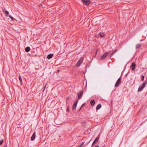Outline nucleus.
<instances>
[{
    "instance_id": "1",
    "label": "nucleus",
    "mask_w": 147,
    "mask_h": 147,
    "mask_svg": "<svg viewBox=\"0 0 147 147\" xmlns=\"http://www.w3.org/2000/svg\"><path fill=\"white\" fill-rule=\"evenodd\" d=\"M147 84V81H144L143 84H142V86H139L138 90V91L139 92H141V91L143 88L145 87L146 85Z\"/></svg>"
},
{
    "instance_id": "2",
    "label": "nucleus",
    "mask_w": 147,
    "mask_h": 147,
    "mask_svg": "<svg viewBox=\"0 0 147 147\" xmlns=\"http://www.w3.org/2000/svg\"><path fill=\"white\" fill-rule=\"evenodd\" d=\"M110 52H106L103 55H102L100 57V59H104L108 55L109 53Z\"/></svg>"
},
{
    "instance_id": "3",
    "label": "nucleus",
    "mask_w": 147,
    "mask_h": 147,
    "mask_svg": "<svg viewBox=\"0 0 147 147\" xmlns=\"http://www.w3.org/2000/svg\"><path fill=\"white\" fill-rule=\"evenodd\" d=\"M82 2L84 5H88L91 3V2L90 0H82Z\"/></svg>"
},
{
    "instance_id": "4",
    "label": "nucleus",
    "mask_w": 147,
    "mask_h": 147,
    "mask_svg": "<svg viewBox=\"0 0 147 147\" xmlns=\"http://www.w3.org/2000/svg\"><path fill=\"white\" fill-rule=\"evenodd\" d=\"M83 61V59L82 57L80 58L79 61H78L76 63V65L78 67H79L81 63H82V61Z\"/></svg>"
},
{
    "instance_id": "5",
    "label": "nucleus",
    "mask_w": 147,
    "mask_h": 147,
    "mask_svg": "<svg viewBox=\"0 0 147 147\" xmlns=\"http://www.w3.org/2000/svg\"><path fill=\"white\" fill-rule=\"evenodd\" d=\"M121 83V79L120 78H118L117 81L115 85V87H117L119 84Z\"/></svg>"
},
{
    "instance_id": "6",
    "label": "nucleus",
    "mask_w": 147,
    "mask_h": 147,
    "mask_svg": "<svg viewBox=\"0 0 147 147\" xmlns=\"http://www.w3.org/2000/svg\"><path fill=\"white\" fill-rule=\"evenodd\" d=\"M78 102V100H76L74 102V104L73 105V107H72V109L73 110H74L76 108L77 104Z\"/></svg>"
},
{
    "instance_id": "7",
    "label": "nucleus",
    "mask_w": 147,
    "mask_h": 147,
    "mask_svg": "<svg viewBox=\"0 0 147 147\" xmlns=\"http://www.w3.org/2000/svg\"><path fill=\"white\" fill-rule=\"evenodd\" d=\"M83 93V92H80L78 93V98L79 99H80L82 97Z\"/></svg>"
},
{
    "instance_id": "8",
    "label": "nucleus",
    "mask_w": 147,
    "mask_h": 147,
    "mask_svg": "<svg viewBox=\"0 0 147 147\" xmlns=\"http://www.w3.org/2000/svg\"><path fill=\"white\" fill-rule=\"evenodd\" d=\"M36 137V133L35 132H34L33 134L32 135L31 138V140L32 141H33L35 139Z\"/></svg>"
},
{
    "instance_id": "9",
    "label": "nucleus",
    "mask_w": 147,
    "mask_h": 147,
    "mask_svg": "<svg viewBox=\"0 0 147 147\" xmlns=\"http://www.w3.org/2000/svg\"><path fill=\"white\" fill-rule=\"evenodd\" d=\"M136 66V65L134 63H132L131 66V68L132 70H134L135 69Z\"/></svg>"
},
{
    "instance_id": "10",
    "label": "nucleus",
    "mask_w": 147,
    "mask_h": 147,
    "mask_svg": "<svg viewBox=\"0 0 147 147\" xmlns=\"http://www.w3.org/2000/svg\"><path fill=\"white\" fill-rule=\"evenodd\" d=\"M99 137H97L94 140L93 142V143H92V145L95 144L96 142L98 141V140H99Z\"/></svg>"
},
{
    "instance_id": "11",
    "label": "nucleus",
    "mask_w": 147,
    "mask_h": 147,
    "mask_svg": "<svg viewBox=\"0 0 147 147\" xmlns=\"http://www.w3.org/2000/svg\"><path fill=\"white\" fill-rule=\"evenodd\" d=\"M101 105L100 104L98 105L96 107V110H98L101 107Z\"/></svg>"
},
{
    "instance_id": "12",
    "label": "nucleus",
    "mask_w": 147,
    "mask_h": 147,
    "mask_svg": "<svg viewBox=\"0 0 147 147\" xmlns=\"http://www.w3.org/2000/svg\"><path fill=\"white\" fill-rule=\"evenodd\" d=\"M53 55V54H49L47 55V58L48 59H50L52 57Z\"/></svg>"
},
{
    "instance_id": "13",
    "label": "nucleus",
    "mask_w": 147,
    "mask_h": 147,
    "mask_svg": "<svg viewBox=\"0 0 147 147\" xmlns=\"http://www.w3.org/2000/svg\"><path fill=\"white\" fill-rule=\"evenodd\" d=\"M30 48L29 47H26L25 49V51L26 52H28L30 51Z\"/></svg>"
},
{
    "instance_id": "14",
    "label": "nucleus",
    "mask_w": 147,
    "mask_h": 147,
    "mask_svg": "<svg viewBox=\"0 0 147 147\" xmlns=\"http://www.w3.org/2000/svg\"><path fill=\"white\" fill-rule=\"evenodd\" d=\"M90 104L92 106H93L95 104V102L94 100H92L90 101Z\"/></svg>"
},
{
    "instance_id": "15",
    "label": "nucleus",
    "mask_w": 147,
    "mask_h": 147,
    "mask_svg": "<svg viewBox=\"0 0 147 147\" xmlns=\"http://www.w3.org/2000/svg\"><path fill=\"white\" fill-rule=\"evenodd\" d=\"M141 46V44H137L136 46V49H138L140 48Z\"/></svg>"
},
{
    "instance_id": "16",
    "label": "nucleus",
    "mask_w": 147,
    "mask_h": 147,
    "mask_svg": "<svg viewBox=\"0 0 147 147\" xmlns=\"http://www.w3.org/2000/svg\"><path fill=\"white\" fill-rule=\"evenodd\" d=\"M100 36L102 38L105 37V34L102 32H100L99 34Z\"/></svg>"
},
{
    "instance_id": "17",
    "label": "nucleus",
    "mask_w": 147,
    "mask_h": 147,
    "mask_svg": "<svg viewBox=\"0 0 147 147\" xmlns=\"http://www.w3.org/2000/svg\"><path fill=\"white\" fill-rule=\"evenodd\" d=\"M5 16L6 17H8V16L9 15V12L7 11H5Z\"/></svg>"
},
{
    "instance_id": "18",
    "label": "nucleus",
    "mask_w": 147,
    "mask_h": 147,
    "mask_svg": "<svg viewBox=\"0 0 147 147\" xmlns=\"http://www.w3.org/2000/svg\"><path fill=\"white\" fill-rule=\"evenodd\" d=\"M19 80L20 82L22 83V78L20 76L19 77Z\"/></svg>"
},
{
    "instance_id": "19",
    "label": "nucleus",
    "mask_w": 147,
    "mask_h": 147,
    "mask_svg": "<svg viewBox=\"0 0 147 147\" xmlns=\"http://www.w3.org/2000/svg\"><path fill=\"white\" fill-rule=\"evenodd\" d=\"M8 16L11 19V20H14V19L10 15H9Z\"/></svg>"
},
{
    "instance_id": "20",
    "label": "nucleus",
    "mask_w": 147,
    "mask_h": 147,
    "mask_svg": "<svg viewBox=\"0 0 147 147\" xmlns=\"http://www.w3.org/2000/svg\"><path fill=\"white\" fill-rule=\"evenodd\" d=\"M144 76L143 75H142L141 76V81H143L144 80Z\"/></svg>"
},
{
    "instance_id": "21",
    "label": "nucleus",
    "mask_w": 147,
    "mask_h": 147,
    "mask_svg": "<svg viewBox=\"0 0 147 147\" xmlns=\"http://www.w3.org/2000/svg\"><path fill=\"white\" fill-rule=\"evenodd\" d=\"M3 141V140H2L0 141V145H1L2 144Z\"/></svg>"
},
{
    "instance_id": "22",
    "label": "nucleus",
    "mask_w": 147,
    "mask_h": 147,
    "mask_svg": "<svg viewBox=\"0 0 147 147\" xmlns=\"http://www.w3.org/2000/svg\"><path fill=\"white\" fill-rule=\"evenodd\" d=\"M117 51V50H115L111 54V56L110 57H111L112 55L113 54H114L115 52Z\"/></svg>"
},
{
    "instance_id": "23",
    "label": "nucleus",
    "mask_w": 147,
    "mask_h": 147,
    "mask_svg": "<svg viewBox=\"0 0 147 147\" xmlns=\"http://www.w3.org/2000/svg\"><path fill=\"white\" fill-rule=\"evenodd\" d=\"M84 105V104H83L81 106L79 110V111H80L81 109L83 107V106Z\"/></svg>"
},
{
    "instance_id": "24",
    "label": "nucleus",
    "mask_w": 147,
    "mask_h": 147,
    "mask_svg": "<svg viewBox=\"0 0 147 147\" xmlns=\"http://www.w3.org/2000/svg\"><path fill=\"white\" fill-rule=\"evenodd\" d=\"M47 85V84H45V86H44V87H43V92L44 91V90H45V88H46V86Z\"/></svg>"
},
{
    "instance_id": "25",
    "label": "nucleus",
    "mask_w": 147,
    "mask_h": 147,
    "mask_svg": "<svg viewBox=\"0 0 147 147\" xmlns=\"http://www.w3.org/2000/svg\"><path fill=\"white\" fill-rule=\"evenodd\" d=\"M84 142H83L82 143L80 144L81 145V146H82L84 144Z\"/></svg>"
},
{
    "instance_id": "26",
    "label": "nucleus",
    "mask_w": 147,
    "mask_h": 147,
    "mask_svg": "<svg viewBox=\"0 0 147 147\" xmlns=\"http://www.w3.org/2000/svg\"><path fill=\"white\" fill-rule=\"evenodd\" d=\"M67 111H69V108H68V107L67 108Z\"/></svg>"
},
{
    "instance_id": "27",
    "label": "nucleus",
    "mask_w": 147,
    "mask_h": 147,
    "mask_svg": "<svg viewBox=\"0 0 147 147\" xmlns=\"http://www.w3.org/2000/svg\"><path fill=\"white\" fill-rule=\"evenodd\" d=\"M82 146H81V145L80 144L78 146V147H81Z\"/></svg>"
},
{
    "instance_id": "28",
    "label": "nucleus",
    "mask_w": 147,
    "mask_h": 147,
    "mask_svg": "<svg viewBox=\"0 0 147 147\" xmlns=\"http://www.w3.org/2000/svg\"><path fill=\"white\" fill-rule=\"evenodd\" d=\"M94 147H99V146L98 145H96Z\"/></svg>"
},
{
    "instance_id": "29",
    "label": "nucleus",
    "mask_w": 147,
    "mask_h": 147,
    "mask_svg": "<svg viewBox=\"0 0 147 147\" xmlns=\"http://www.w3.org/2000/svg\"><path fill=\"white\" fill-rule=\"evenodd\" d=\"M143 40H141L140 41V42H142V41H143Z\"/></svg>"
},
{
    "instance_id": "30",
    "label": "nucleus",
    "mask_w": 147,
    "mask_h": 147,
    "mask_svg": "<svg viewBox=\"0 0 147 147\" xmlns=\"http://www.w3.org/2000/svg\"><path fill=\"white\" fill-rule=\"evenodd\" d=\"M3 147H6L5 146H4Z\"/></svg>"
}]
</instances>
